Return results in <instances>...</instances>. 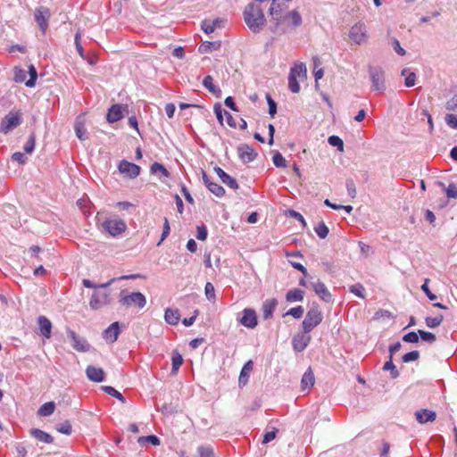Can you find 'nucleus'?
Masks as SVG:
<instances>
[{
    "mask_svg": "<svg viewBox=\"0 0 457 457\" xmlns=\"http://www.w3.org/2000/svg\"><path fill=\"white\" fill-rule=\"evenodd\" d=\"M445 122L452 129H457V115L448 113L445 115Z\"/></svg>",
    "mask_w": 457,
    "mask_h": 457,
    "instance_id": "338daca9",
    "label": "nucleus"
},
{
    "mask_svg": "<svg viewBox=\"0 0 457 457\" xmlns=\"http://www.w3.org/2000/svg\"><path fill=\"white\" fill-rule=\"evenodd\" d=\"M171 362H172L171 373L175 374V373H177L179 367L183 363L182 355L179 352L173 351L172 356H171Z\"/></svg>",
    "mask_w": 457,
    "mask_h": 457,
    "instance_id": "f704fd0d",
    "label": "nucleus"
},
{
    "mask_svg": "<svg viewBox=\"0 0 457 457\" xmlns=\"http://www.w3.org/2000/svg\"><path fill=\"white\" fill-rule=\"evenodd\" d=\"M267 103L269 105V113L271 117H274L277 113V103L271 98V96L267 94L266 95Z\"/></svg>",
    "mask_w": 457,
    "mask_h": 457,
    "instance_id": "680f3d73",
    "label": "nucleus"
},
{
    "mask_svg": "<svg viewBox=\"0 0 457 457\" xmlns=\"http://www.w3.org/2000/svg\"><path fill=\"white\" fill-rule=\"evenodd\" d=\"M42 249L37 245H32L29 249V253H30V257L32 259L31 263L36 265L37 262H41L42 258L40 257V253H42Z\"/></svg>",
    "mask_w": 457,
    "mask_h": 457,
    "instance_id": "ea45409f",
    "label": "nucleus"
},
{
    "mask_svg": "<svg viewBox=\"0 0 457 457\" xmlns=\"http://www.w3.org/2000/svg\"><path fill=\"white\" fill-rule=\"evenodd\" d=\"M218 22H219L218 20L212 21L205 20L202 22L201 27L205 33L210 34L214 31Z\"/></svg>",
    "mask_w": 457,
    "mask_h": 457,
    "instance_id": "603ef678",
    "label": "nucleus"
},
{
    "mask_svg": "<svg viewBox=\"0 0 457 457\" xmlns=\"http://www.w3.org/2000/svg\"><path fill=\"white\" fill-rule=\"evenodd\" d=\"M273 163L278 168H282L287 166V162L285 158L279 152H277L272 157Z\"/></svg>",
    "mask_w": 457,
    "mask_h": 457,
    "instance_id": "13d9d810",
    "label": "nucleus"
},
{
    "mask_svg": "<svg viewBox=\"0 0 457 457\" xmlns=\"http://www.w3.org/2000/svg\"><path fill=\"white\" fill-rule=\"evenodd\" d=\"M244 21L254 34L260 33L266 25L267 20L260 4L249 3L243 12Z\"/></svg>",
    "mask_w": 457,
    "mask_h": 457,
    "instance_id": "f03ea898",
    "label": "nucleus"
},
{
    "mask_svg": "<svg viewBox=\"0 0 457 457\" xmlns=\"http://www.w3.org/2000/svg\"><path fill=\"white\" fill-rule=\"evenodd\" d=\"M103 229L110 236L115 237L121 235L127 229L125 221L121 219H106L102 222Z\"/></svg>",
    "mask_w": 457,
    "mask_h": 457,
    "instance_id": "20e7f679",
    "label": "nucleus"
},
{
    "mask_svg": "<svg viewBox=\"0 0 457 457\" xmlns=\"http://www.w3.org/2000/svg\"><path fill=\"white\" fill-rule=\"evenodd\" d=\"M312 337L308 332L296 334L292 340L293 348L296 352H303L310 344Z\"/></svg>",
    "mask_w": 457,
    "mask_h": 457,
    "instance_id": "ddd939ff",
    "label": "nucleus"
},
{
    "mask_svg": "<svg viewBox=\"0 0 457 457\" xmlns=\"http://www.w3.org/2000/svg\"><path fill=\"white\" fill-rule=\"evenodd\" d=\"M253 363L251 360L246 361L243 366L239 378H238V385L239 386H245L249 379L250 374L253 371Z\"/></svg>",
    "mask_w": 457,
    "mask_h": 457,
    "instance_id": "b1692460",
    "label": "nucleus"
},
{
    "mask_svg": "<svg viewBox=\"0 0 457 457\" xmlns=\"http://www.w3.org/2000/svg\"><path fill=\"white\" fill-rule=\"evenodd\" d=\"M240 323L248 328H254L257 325V316L253 309H245Z\"/></svg>",
    "mask_w": 457,
    "mask_h": 457,
    "instance_id": "dca6fc26",
    "label": "nucleus"
},
{
    "mask_svg": "<svg viewBox=\"0 0 457 457\" xmlns=\"http://www.w3.org/2000/svg\"><path fill=\"white\" fill-rule=\"evenodd\" d=\"M110 303L109 294L106 292H95L89 301V306L92 310H97Z\"/></svg>",
    "mask_w": 457,
    "mask_h": 457,
    "instance_id": "4468645a",
    "label": "nucleus"
},
{
    "mask_svg": "<svg viewBox=\"0 0 457 457\" xmlns=\"http://www.w3.org/2000/svg\"><path fill=\"white\" fill-rule=\"evenodd\" d=\"M37 325L39 328V333L45 338H50L52 333V322L46 316H39L37 318Z\"/></svg>",
    "mask_w": 457,
    "mask_h": 457,
    "instance_id": "6ab92c4d",
    "label": "nucleus"
},
{
    "mask_svg": "<svg viewBox=\"0 0 457 457\" xmlns=\"http://www.w3.org/2000/svg\"><path fill=\"white\" fill-rule=\"evenodd\" d=\"M102 389L104 393L115 397L116 399L120 401L122 403H126L125 397L119 391H117L114 387H112L111 386H102Z\"/></svg>",
    "mask_w": 457,
    "mask_h": 457,
    "instance_id": "e433bc0d",
    "label": "nucleus"
},
{
    "mask_svg": "<svg viewBox=\"0 0 457 457\" xmlns=\"http://www.w3.org/2000/svg\"><path fill=\"white\" fill-rule=\"evenodd\" d=\"M54 410L55 403L54 402H47L38 409L37 414L42 417H47L53 414Z\"/></svg>",
    "mask_w": 457,
    "mask_h": 457,
    "instance_id": "473e14b6",
    "label": "nucleus"
},
{
    "mask_svg": "<svg viewBox=\"0 0 457 457\" xmlns=\"http://www.w3.org/2000/svg\"><path fill=\"white\" fill-rule=\"evenodd\" d=\"M369 74L372 83V89L376 91L386 90L385 71L381 67L370 66Z\"/></svg>",
    "mask_w": 457,
    "mask_h": 457,
    "instance_id": "423d86ee",
    "label": "nucleus"
},
{
    "mask_svg": "<svg viewBox=\"0 0 457 457\" xmlns=\"http://www.w3.org/2000/svg\"><path fill=\"white\" fill-rule=\"evenodd\" d=\"M315 383L314 374L311 368H309L303 375L301 380V386L303 389L311 388Z\"/></svg>",
    "mask_w": 457,
    "mask_h": 457,
    "instance_id": "cd10ccee",
    "label": "nucleus"
},
{
    "mask_svg": "<svg viewBox=\"0 0 457 457\" xmlns=\"http://www.w3.org/2000/svg\"><path fill=\"white\" fill-rule=\"evenodd\" d=\"M415 418L419 423L425 424L436 420V413L428 409H420L415 411Z\"/></svg>",
    "mask_w": 457,
    "mask_h": 457,
    "instance_id": "412c9836",
    "label": "nucleus"
},
{
    "mask_svg": "<svg viewBox=\"0 0 457 457\" xmlns=\"http://www.w3.org/2000/svg\"><path fill=\"white\" fill-rule=\"evenodd\" d=\"M208 230L204 225L196 227V238L204 241L207 238Z\"/></svg>",
    "mask_w": 457,
    "mask_h": 457,
    "instance_id": "e2e57ef3",
    "label": "nucleus"
},
{
    "mask_svg": "<svg viewBox=\"0 0 457 457\" xmlns=\"http://www.w3.org/2000/svg\"><path fill=\"white\" fill-rule=\"evenodd\" d=\"M35 21L40 28V30L43 33H46L48 28V21L51 16L50 10L47 7L40 6L36 9L35 13Z\"/></svg>",
    "mask_w": 457,
    "mask_h": 457,
    "instance_id": "9d476101",
    "label": "nucleus"
},
{
    "mask_svg": "<svg viewBox=\"0 0 457 457\" xmlns=\"http://www.w3.org/2000/svg\"><path fill=\"white\" fill-rule=\"evenodd\" d=\"M420 358V353L417 350L409 352L403 355L402 360L403 362H411L417 361Z\"/></svg>",
    "mask_w": 457,
    "mask_h": 457,
    "instance_id": "4d7b16f0",
    "label": "nucleus"
},
{
    "mask_svg": "<svg viewBox=\"0 0 457 457\" xmlns=\"http://www.w3.org/2000/svg\"><path fill=\"white\" fill-rule=\"evenodd\" d=\"M418 333L422 341L432 344L436 340V335L431 332L420 329Z\"/></svg>",
    "mask_w": 457,
    "mask_h": 457,
    "instance_id": "864d4df0",
    "label": "nucleus"
},
{
    "mask_svg": "<svg viewBox=\"0 0 457 457\" xmlns=\"http://www.w3.org/2000/svg\"><path fill=\"white\" fill-rule=\"evenodd\" d=\"M120 173L124 174L129 179L137 178L140 173V167L133 162L122 160L118 166Z\"/></svg>",
    "mask_w": 457,
    "mask_h": 457,
    "instance_id": "f8f14e48",
    "label": "nucleus"
},
{
    "mask_svg": "<svg viewBox=\"0 0 457 457\" xmlns=\"http://www.w3.org/2000/svg\"><path fill=\"white\" fill-rule=\"evenodd\" d=\"M137 442L140 445H143V444L147 442V443H150V444H152L153 445H155V446L160 445V444H161L160 439L156 436H154V435H150V436H140V437H138Z\"/></svg>",
    "mask_w": 457,
    "mask_h": 457,
    "instance_id": "49530a36",
    "label": "nucleus"
},
{
    "mask_svg": "<svg viewBox=\"0 0 457 457\" xmlns=\"http://www.w3.org/2000/svg\"><path fill=\"white\" fill-rule=\"evenodd\" d=\"M36 145V135L34 132H31L29 136L28 141L23 146V150L26 154H31L35 149Z\"/></svg>",
    "mask_w": 457,
    "mask_h": 457,
    "instance_id": "c03bdc74",
    "label": "nucleus"
},
{
    "mask_svg": "<svg viewBox=\"0 0 457 457\" xmlns=\"http://www.w3.org/2000/svg\"><path fill=\"white\" fill-rule=\"evenodd\" d=\"M304 292L301 289L295 288L289 290L286 295L287 302H301L303 300Z\"/></svg>",
    "mask_w": 457,
    "mask_h": 457,
    "instance_id": "2f4dec72",
    "label": "nucleus"
},
{
    "mask_svg": "<svg viewBox=\"0 0 457 457\" xmlns=\"http://www.w3.org/2000/svg\"><path fill=\"white\" fill-rule=\"evenodd\" d=\"M196 457H214L213 450L210 446L201 445L197 448Z\"/></svg>",
    "mask_w": 457,
    "mask_h": 457,
    "instance_id": "09e8293b",
    "label": "nucleus"
},
{
    "mask_svg": "<svg viewBox=\"0 0 457 457\" xmlns=\"http://www.w3.org/2000/svg\"><path fill=\"white\" fill-rule=\"evenodd\" d=\"M291 29H295L294 27H292V20L289 19V20L282 21L279 29L276 34H286Z\"/></svg>",
    "mask_w": 457,
    "mask_h": 457,
    "instance_id": "bf43d9fd",
    "label": "nucleus"
},
{
    "mask_svg": "<svg viewBox=\"0 0 457 457\" xmlns=\"http://www.w3.org/2000/svg\"><path fill=\"white\" fill-rule=\"evenodd\" d=\"M346 189L349 196L354 198L357 195L356 187L353 179H349L346 180Z\"/></svg>",
    "mask_w": 457,
    "mask_h": 457,
    "instance_id": "0e129e2a",
    "label": "nucleus"
},
{
    "mask_svg": "<svg viewBox=\"0 0 457 457\" xmlns=\"http://www.w3.org/2000/svg\"><path fill=\"white\" fill-rule=\"evenodd\" d=\"M206 187L217 197H222L225 195V189L215 182L212 181Z\"/></svg>",
    "mask_w": 457,
    "mask_h": 457,
    "instance_id": "79ce46f5",
    "label": "nucleus"
},
{
    "mask_svg": "<svg viewBox=\"0 0 457 457\" xmlns=\"http://www.w3.org/2000/svg\"><path fill=\"white\" fill-rule=\"evenodd\" d=\"M306 76V67L303 63L295 64L291 68L288 76V87L292 93L300 91V85L297 78H304Z\"/></svg>",
    "mask_w": 457,
    "mask_h": 457,
    "instance_id": "39448f33",
    "label": "nucleus"
},
{
    "mask_svg": "<svg viewBox=\"0 0 457 457\" xmlns=\"http://www.w3.org/2000/svg\"><path fill=\"white\" fill-rule=\"evenodd\" d=\"M115 280H116V278H112L106 283L96 285L91 280L85 278V279H83L82 284L85 287H87V288H105V287H110Z\"/></svg>",
    "mask_w": 457,
    "mask_h": 457,
    "instance_id": "4c0bfd02",
    "label": "nucleus"
},
{
    "mask_svg": "<svg viewBox=\"0 0 457 457\" xmlns=\"http://www.w3.org/2000/svg\"><path fill=\"white\" fill-rule=\"evenodd\" d=\"M205 296L209 301H214L216 298L215 289L211 282H207L204 287Z\"/></svg>",
    "mask_w": 457,
    "mask_h": 457,
    "instance_id": "6e6d98bb",
    "label": "nucleus"
},
{
    "mask_svg": "<svg viewBox=\"0 0 457 457\" xmlns=\"http://www.w3.org/2000/svg\"><path fill=\"white\" fill-rule=\"evenodd\" d=\"M314 230L315 232L317 233V235L324 239L327 237L328 234V228L327 227V225L321 221L320 222L315 228H314Z\"/></svg>",
    "mask_w": 457,
    "mask_h": 457,
    "instance_id": "3c124183",
    "label": "nucleus"
},
{
    "mask_svg": "<svg viewBox=\"0 0 457 457\" xmlns=\"http://www.w3.org/2000/svg\"><path fill=\"white\" fill-rule=\"evenodd\" d=\"M443 320L444 316L442 314H439L436 317H427L425 319L426 325L430 328H434L440 326Z\"/></svg>",
    "mask_w": 457,
    "mask_h": 457,
    "instance_id": "58836bf2",
    "label": "nucleus"
},
{
    "mask_svg": "<svg viewBox=\"0 0 457 457\" xmlns=\"http://www.w3.org/2000/svg\"><path fill=\"white\" fill-rule=\"evenodd\" d=\"M121 104H113L108 110L106 120L109 123H114L123 118Z\"/></svg>",
    "mask_w": 457,
    "mask_h": 457,
    "instance_id": "5701e85b",
    "label": "nucleus"
},
{
    "mask_svg": "<svg viewBox=\"0 0 457 457\" xmlns=\"http://www.w3.org/2000/svg\"><path fill=\"white\" fill-rule=\"evenodd\" d=\"M29 79L26 80L25 85L29 87H33L36 85V81L37 79V72L33 64H30L29 66Z\"/></svg>",
    "mask_w": 457,
    "mask_h": 457,
    "instance_id": "a19ab883",
    "label": "nucleus"
},
{
    "mask_svg": "<svg viewBox=\"0 0 457 457\" xmlns=\"http://www.w3.org/2000/svg\"><path fill=\"white\" fill-rule=\"evenodd\" d=\"M203 85L212 94L215 95L217 97H220V96H221V89L219 87H216L213 84V79H212V76H210V75L205 76L204 80H203Z\"/></svg>",
    "mask_w": 457,
    "mask_h": 457,
    "instance_id": "c85d7f7f",
    "label": "nucleus"
},
{
    "mask_svg": "<svg viewBox=\"0 0 457 457\" xmlns=\"http://www.w3.org/2000/svg\"><path fill=\"white\" fill-rule=\"evenodd\" d=\"M287 9L285 4L278 3L277 0H272V3L269 8V13L272 17L273 26L270 27V30L273 33H277L281 25V21L285 20H292V27L297 28L302 24V16L298 11L293 10L286 14L284 12Z\"/></svg>",
    "mask_w": 457,
    "mask_h": 457,
    "instance_id": "f257e3e1",
    "label": "nucleus"
},
{
    "mask_svg": "<svg viewBox=\"0 0 457 457\" xmlns=\"http://www.w3.org/2000/svg\"><path fill=\"white\" fill-rule=\"evenodd\" d=\"M328 142L330 145L337 147L338 151L342 152L344 150V142L339 137L330 136Z\"/></svg>",
    "mask_w": 457,
    "mask_h": 457,
    "instance_id": "8fccbe9b",
    "label": "nucleus"
},
{
    "mask_svg": "<svg viewBox=\"0 0 457 457\" xmlns=\"http://www.w3.org/2000/svg\"><path fill=\"white\" fill-rule=\"evenodd\" d=\"M27 71L20 67L13 69V79L17 83L26 82Z\"/></svg>",
    "mask_w": 457,
    "mask_h": 457,
    "instance_id": "37998d69",
    "label": "nucleus"
},
{
    "mask_svg": "<svg viewBox=\"0 0 457 457\" xmlns=\"http://www.w3.org/2000/svg\"><path fill=\"white\" fill-rule=\"evenodd\" d=\"M349 37L358 45L365 43L368 38L366 26L363 23L354 24L350 29Z\"/></svg>",
    "mask_w": 457,
    "mask_h": 457,
    "instance_id": "1a4fd4ad",
    "label": "nucleus"
},
{
    "mask_svg": "<svg viewBox=\"0 0 457 457\" xmlns=\"http://www.w3.org/2000/svg\"><path fill=\"white\" fill-rule=\"evenodd\" d=\"M165 321L170 325H176L179 323L180 319V313L179 310L168 308L164 313Z\"/></svg>",
    "mask_w": 457,
    "mask_h": 457,
    "instance_id": "7c9ffc66",
    "label": "nucleus"
},
{
    "mask_svg": "<svg viewBox=\"0 0 457 457\" xmlns=\"http://www.w3.org/2000/svg\"><path fill=\"white\" fill-rule=\"evenodd\" d=\"M310 286L323 301L329 302L331 300V294L323 282L320 280L310 282Z\"/></svg>",
    "mask_w": 457,
    "mask_h": 457,
    "instance_id": "f3484780",
    "label": "nucleus"
},
{
    "mask_svg": "<svg viewBox=\"0 0 457 457\" xmlns=\"http://www.w3.org/2000/svg\"><path fill=\"white\" fill-rule=\"evenodd\" d=\"M22 121V113L20 111L10 112L4 120L2 131L8 133L21 125Z\"/></svg>",
    "mask_w": 457,
    "mask_h": 457,
    "instance_id": "6e6552de",
    "label": "nucleus"
},
{
    "mask_svg": "<svg viewBox=\"0 0 457 457\" xmlns=\"http://www.w3.org/2000/svg\"><path fill=\"white\" fill-rule=\"evenodd\" d=\"M67 336L71 339V345L76 351L83 353L89 351L90 345L88 342L85 338H82L77 335L75 331L68 328Z\"/></svg>",
    "mask_w": 457,
    "mask_h": 457,
    "instance_id": "9b49d317",
    "label": "nucleus"
},
{
    "mask_svg": "<svg viewBox=\"0 0 457 457\" xmlns=\"http://www.w3.org/2000/svg\"><path fill=\"white\" fill-rule=\"evenodd\" d=\"M30 435L37 440L46 444H52L54 442V438L50 434L38 428L31 429Z\"/></svg>",
    "mask_w": 457,
    "mask_h": 457,
    "instance_id": "bb28decb",
    "label": "nucleus"
},
{
    "mask_svg": "<svg viewBox=\"0 0 457 457\" xmlns=\"http://www.w3.org/2000/svg\"><path fill=\"white\" fill-rule=\"evenodd\" d=\"M150 171L152 174H157L158 172H161L164 177H170V172L162 164L159 162H154L150 167Z\"/></svg>",
    "mask_w": 457,
    "mask_h": 457,
    "instance_id": "a18cd8bd",
    "label": "nucleus"
},
{
    "mask_svg": "<svg viewBox=\"0 0 457 457\" xmlns=\"http://www.w3.org/2000/svg\"><path fill=\"white\" fill-rule=\"evenodd\" d=\"M304 309L302 306L291 308L287 311L286 315H291L295 319H300L303 315Z\"/></svg>",
    "mask_w": 457,
    "mask_h": 457,
    "instance_id": "052dcab7",
    "label": "nucleus"
},
{
    "mask_svg": "<svg viewBox=\"0 0 457 457\" xmlns=\"http://www.w3.org/2000/svg\"><path fill=\"white\" fill-rule=\"evenodd\" d=\"M383 370H385V371L389 370L391 378L395 379L399 377V371L397 370L395 365L393 362L392 356H389V360L385 362V364L383 366Z\"/></svg>",
    "mask_w": 457,
    "mask_h": 457,
    "instance_id": "c9c22d12",
    "label": "nucleus"
},
{
    "mask_svg": "<svg viewBox=\"0 0 457 457\" xmlns=\"http://www.w3.org/2000/svg\"><path fill=\"white\" fill-rule=\"evenodd\" d=\"M120 325L118 321L112 323L103 333V337L108 343H114L120 335Z\"/></svg>",
    "mask_w": 457,
    "mask_h": 457,
    "instance_id": "a211bd4d",
    "label": "nucleus"
},
{
    "mask_svg": "<svg viewBox=\"0 0 457 457\" xmlns=\"http://www.w3.org/2000/svg\"><path fill=\"white\" fill-rule=\"evenodd\" d=\"M120 303L126 307H137L142 309L146 304L145 296L140 292L128 293L126 290H121L120 293Z\"/></svg>",
    "mask_w": 457,
    "mask_h": 457,
    "instance_id": "7ed1b4c3",
    "label": "nucleus"
},
{
    "mask_svg": "<svg viewBox=\"0 0 457 457\" xmlns=\"http://www.w3.org/2000/svg\"><path fill=\"white\" fill-rule=\"evenodd\" d=\"M220 46H221V44L220 41H214V42L205 41L199 46L198 52L200 54L211 53L212 51L219 50Z\"/></svg>",
    "mask_w": 457,
    "mask_h": 457,
    "instance_id": "c756f323",
    "label": "nucleus"
},
{
    "mask_svg": "<svg viewBox=\"0 0 457 457\" xmlns=\"http://www.w3.org/2000/svg\"><path fill=\"white\" fill-rule=\"evenodd\" d=\"M437 185L445 190L448 198H457V187L455 184L451 183L448 187H445L444 182L438 181Z\"/></svg>",
    "mask_w": 457,
    "mask_h": 457,
    "instance_id": "72a5a7b5",
    "label": "nucleus"
},
{
    "mask_svg": "<svg viewBox=\"0 0 457 457\" xmlns=\"http://www.w3.org/2000/svg\"><path fill=\"white\" fill-rule=\"evenodd\" d=\"M86 375L87 378L94 382H102L104 380V371L101 368L89 365L86 369Z\"/></svg>",
    "mask_w": 457,
    "mask_h": 457,
    "instance_id": "4be33fe9",
    "label": "nucleus"
},
{
    "mask_svg": "<svg viewBox=\"0 0 457 457\" xmlns=\"http://www.w3.org/2000/svg\"><path fill=\"white\" fill-rule=\"evenodd\" d=\"M237 153L239 158L242 160L243 162L245 163L253 162L257 156V153L254 151V149L249 146L248 145H239L237 147Z\"/></svg>",
    "mask_w": 457,
    "mask_h": 457,
    "instance_id": "2eb2a0df",
    "label": "nucleus"
},
{
    "mask_svg": "<svg viewBox=\"0 0 457 457\" xmlns=\"http://www.w3.org/2000/svg\"><path fill=\"white\" fill-rule=\"evenodd\" d=\"M214 170L223 184H225L226 186H228V187H230L234 190L238 189L239 186H238V183L237 182V180L234 178H232L230 175L226 173L221 168L215 167Z\"/></svg>",
    "mask_w": 457,
    "mask_h": 457,
    "instance_id": "aec40b11",
    "label": "nucleus"
},
{
    "mask_svg": "<svg viewBox=\"0 0 457 457\" xmlns=\"http://www.w3.org/2000/svg\"><path fill=\"white\" fill-rule=\"evenodd\" d=\"M445 108L448 111H456L457 110V95L453 96L451 99H449L446 102Z\"/></svg>",
    "mask_w": 457,
    "mask_h": 457,
    "instance_id": "774afa93",
    "label": "nucleus"
},
{
    "mask_svg": "<svg viewBox=\"0 0 457 457\" xmlns=\"http://www.w3.org/2000/svg\"><path fill=\"white\" fill-rule=\"evenodd\" d=\"M322 313L318 308H311L303 320V329L304 332L310 333L322 321Z\"/></svg>",
    "mask_w": 457,
    "mask_h": 457,
    "instance_id": "0eeeda50",
    "label": "nucleus"
},
{
    "mask_svg": "<svg viewBox=\"0 0 457 457\" xmlns=\"http://www.w3.org/2000/svg\"><path fill=\"white\" fill-rule=\"evenodd\" d=\"M56 430L64 435H71L72 431L71 424L69 420H65L56 425Z\"/></svg>",
    "mask_w": 457,
    "mask_h": 457,
    "instance_id": "de8ad7c7",
    "label": "nucleus"
},
{
    "mask_svg": "<svg viewBox=\"0 0 457 457\" xmlns=\"http://www.w3.org/2000/svg\"><path fill=\"white\" fill-rule=\"evenodd\" d=\"M403 340L407 343H418L419 342V333L411 331L403 337Z\"/></svg>",
    "mask_w": 457,
    "mask_h": 457,
    "instance_id": "69168bd1",
    "label": "nucleus"
},
{
    "mask_svg": "<svg viewBox=\"0 0 457 457\" xmlns=\"http://www.w3.org/2000/svg\"><path fill=\"white\" fill-rule=\"evenodd\" d=\"M278 305V301L275 298L267 299L262 303V312L264 320H269L272 317V313Z\"/></svg>",
    "mask_w": 457,
    "mask_h": 457,
    "instance_id": "a878e982",
    "label": "nucleus"
},
{
    "mask_svg": "<svg viewBox=\"0 0 457 457\" xmlns=\"http://www.w3.org/2000/svg\"><path fill=\"white\" fill-rule=\"evenodd\" d=\"M75 133L78 138L81 141L87 139V133L85 128V121L83 116H79L76 119L74 126Z\"/></svg>",
    "mask_w": 457,
    "mask_h": 457,
    "instance_id": "393cba45",
    "label": "nucleus"
},
{
    "mask_svg": "<svg viewBox=\"0 0 457 457\" xmlns=\"http://www.w3.org/2000/svg\"><path fill=\"white\" fill-rule=\"evenodd\" d=\"M351 293L354 294L358 297L364 298L365 288L361 283L352 285L349 287Z\"/></svg>",
    "mask_w": 457,
    "mask_h": 457,
    "instance_id": "5fc2aeb1",
    "label": "nucleus"
}]
</instances>
